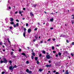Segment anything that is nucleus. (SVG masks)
<instances>
[{
  "label": "nucleus",
  "mask_w": 74,
  "mask_h": 74,
  "mask_svg": "<svg viewBox=\"0 0 74 74\" xmlns=\"http://www.w3.org/2000/svg\"><path fill=\"white\" fill-rule=\"evenodd\" d=\"M72 45H74V42H72Z\"/></svg>",
  "instance_id": "nucleus-42"
},
{
  "label": "nucleus",
  "mask_w": 74,
  "mask_h": 74,
  "mask_svg": "<svg viewBox=\"0 0 74 74\" xmlns=\"http://www.w3.org/2000/svg\"><path fill=\"white\" fill-rule=\"evenodd\" d=\"M16 22H19V20L17 19L16 20Z\"/></svg>",
  "instance_id": "nucleus-35"
},
{
  "label": "nucleus",
  "mask_w": 74,
  "mask_h": 74,
  "mask_svg": "<svg viewBox=\"0 0 74 74\" xmlns=\"http://www.w3.org/2000/svg\"><path fill=\"white\" fill-rule=\"evenodd\" d=\"M19 13L20 14H21L22 13V12L20 11H19Z\"/></svg>",
  "instance_id": "nucleus-30"
},
{
  "label": "nucleus",
  "mask_w": 74,
  "mask_h": 74,
  "mask_svg": "<svg viewBox=\"0 0 74 74\" xmlns=\"http://www.w3.org/2000/svg\"><path fill=\"white\" fill-rule=\"evenodd\" d=\"M10 23L11 24V25H14V22H10Z\"/></svg>",
  "instance_id": "nucleus-12"
},
{
  "label": "nucleus",
  "mask_w": 74,
  "mask_h": 74,
  "mask_svg": "<svg viewBox=\"0 0 74 74\" xmlns=\"http://www.w3.org/2000/svg\"><path fill=\"white\" fill-rule=\"evenodd\" d=\"M41 55H42V54H40L39 55V57H41Z\"/></svg>",
  "instance_id": "nucleus-41"
},
{
  "label": "nucleus",
  "mask_w": 74,
  "mask_h": 74,
  "mask_svg": "<svg viewBox=\"0 0 74 74\" xmlns=\"http://www.w3.org/2000/svg\"><path fill=\"white\" fill-rule=\"evenodd\" d=\"M46 58L47 59H51V56H49V55H46Z\"/></svg>",
  "instance_id": "nucleus-2"
},
{
  "label": "nucleus",
  "mask_w": 74,
  "mask_h": 74,
  "mask_svg": "<svg viewBox=\"0 0 74 74\" xmlns=\"http://www.w3.org/2000/svg\"><path fill=\"white\" fill-rule=\"evenodd\" d=\"M0 45H2V43L0 42Z\"/></svg>",
  "instance_id": "nucleus-59"
},
{
  "label": "nucleus",
  "mask_w": 74,
  "mask_h": 74,
  "mask_svg": "<svg viewBox=\"0 0 74 74\" xmlns=\"http://www.w3.org/2000/svg\"><path fill=\"white\" fill-rule=\"evenodd\" d=\"M33 41L34 42H35V41H36V40L34 39V40H33Z\"/></svg>",
  "instance_id": "nucleus-51"
},
{
  "label": "nucleus",
  "mask_w": 74,
  "mask_h": 74,
  "mask_svg": "<svg viewBox=\"0 0 74 74\" xmlns=\"http://www.w3.org/2000/svg\"><path fill=\"white\" fill-rule=\"evenodd\" d=\"M23 10H25L26 8H23Z\"/></svg>",
  "instance_id": "nucleus-44"
},
{
  "label": "nucleus",
  "mask_w": 74,
  "mask_h": 74,
  "mask_svg": "<svg viewBox=\"0 0 74 74\" xmlns=\"http://www.w3.org/2000/svg\"><path fill=\"white\" fill-rule=\"evenodd\" d=\"M9 69L10 70H13V69H14V67H13V66H10L9 67Z\"/></svg>",
  "instance_id": "nucleus-1"
},
{
  "label": "nucleus",
  "mask_w": 74,
  "mask_h": 74,
  "mask_svg": "<svg viewBox=\"0 0 74 74\" xmlns=\"http://www.w3.org/2000/svg\"><path fill=\"white\" fill-rule=\"evenodd\" d=\"M5 49L3 50V52H5Z\"/></svg>",
  "instance_id": "nucleus-62"
},
{
  "label": "nucleus",
  "mask_w": 74,
  "mask_h": 74,
  "mask_svg": "<svg viewBox=\"0 0 74 74\" xmlns=\"http://www.w3.org/2000/svg\"><path fill=\"white\" fill-rule=\"evenodd\" d=\"M69 71L68 70H66L65 74H69V72H68Z\"/></svg>",
  "instance_id": "nucleus-6"
},
{
  "label": "nucleus",
  "mask_w": 74,
  "mask_h": 74,
  "mask_svg": "<svg viewBox=\"0 0 74 74\" xmlns=\"http://www.w3.org/2000/svg\"><path fill=\"white\" fill-rule=\"evenodd\" d=\"M24 31L25 33H26V28H24Z\"/></svg>",
  "instance_id": "nucleus-22"
},
{
  "label": "nucleus",
  "mask_w": 74,
  "mask_h": 74,
  "mask_svg": "<svg viewBox=\"0 0 74 74\" xmlns=\"http://www.w3.org/2000/svg\"><path fill=\"white\" fill-rule=\"evenodd\" d=\"M37 30V28H35L34 30Z\"/></svg>",
  "instance_id": "nucleus-40"
},
{
  "label": "nucleus",
  "mask_w": 74,
  "mask_h": 74,
  "mask_svg": "<svg viewBox=\"0 0 74 74\" xmlns=\"http://www.w3.org/2000/svg\"><path fill=\"white\" fill-rule=\"evenodd\" d=\"M42 69H39V71H42Z\"/></svg>",
  "instance_id": "nucleus-25"
},
{
  "label": "nucleus",
  "mask_w": 74,
  "mask_h": 74,
  "mask_svg": "<svg viewBox=\"0 0 74 74\" xmlns=\"http://www.w3.org/2000/svg\"><path fill=\"white\" fill-rule=\"evenodd\" d=\"M30 15H31V16H34V14H33L32 13L30 12Z\"/></svg>",
  "instance_id": "nucleus-8"
},
{
  "label": "nucleus",
  "mask_w": 74,
  "mask_h": 74,
  "mask_svg": "<svg viewBox=\"0 0 74 74\" xmlns=\"http://www.w3.org/2000/svg\"><path fill=\"white\" fill-rule=\"evenodd\" d=\"M58 55H59V56H61V55H62V53H58Z\"/></svg>",
  "instance_id": "nucleus-17"
},
{
  "label": "nucleus",
  "mask_w": 74,
  "mask_h": 74,
  "mask_svg": "<svg viewBox=\"0 0 74 74\" xmlns=\"http://www.w3.org/2000/svg\"><path fill=\"white\" fill-rule=\"evenodd\" d=\"M50 29L51 30H52V29H53V28L52 27L50 28Z\"/></svg>",
  "instance_id": "nucleus-57"
},
{
  "label": "nucleus",
  "mask_w": 74,
  "mask_h": 74,
  "mask_svg": "<svg viewBox=\"0 0 74 74\" xmlns=\"http://www.w3.org/2000/svg\"><path fill=\"white\" fill-rule=\"evenodd\" d=\"M51 14H52V15H53V14H53V13H51Z\"/></svg>",
  "instance_id": "nucleus-61"
},
{
  "label": "nucleus",
  "mask_w": 74,
  "mask_h": 74,
  "mask_svg": "<svg viewBox=\"0 0 74 74\" xmlns=\"http://www.w3.org/2000/svg\"><path fill=\"white\" fill-rule=\"evenodd\" d=\"M31 31V29H29L28 30V32L29 33H30Z\"/></svg>",
  "instance_id": "nucleus-5"
},
{
  "label": "nucleus",
  "mask_w": 74,
  "mask_h": 74,
  "mask_svg": "<svg viewBox=\"0 0 74 74\" xmlns=\"http://www.w3.org/2000/svg\"><path fill=\"white\" fill-rule=\"evenodd\" d=\"M53 73H55L56 72V71L55 70V71H53Z\"/></svg>",
  "instance_id": "nucleus-53"
},
{
  "label": "nucleus",
  "mask_w": 74,
  "mask_h": 74,
  "mask_svg": "<svg viewBox=\"0 0 74 74\" xmlns=\"http://www.w3.org/2000/svg\"><path fill=\"white\" fill-rule=\"evenodd\" d=\"M8 42L9 43H10V41L9 40V39L8 40Z\"/></svg>",
  "instance_id": "nucleus-46"
},
{
  "label": "nucleus",
  "mask_w": 74,
  "mask_h": 74,
  "mask_svg": "<svg viewBox=\"0 0 74 74\" xmlns=\"http://www.w3.org/2000/svg\"><path fill=\"white\" fill-rule=\"evenodd\" d=\"M71 55L72 56H74V54L73 53H71Z\"/></svg>",
  "instance_id": "nucleus-28"
},
{
  "label": "nucleus",
  "mask_w": 74,
  "mask_h": 74,
  "mask_svg": "<svg viewBox=\"0 0 74 74\" xmlns=\"http://www.w3.org/2000/svg\"><path fill=\"white\" fill-rule=\"evenodd\" d=\"M52 49L53 50H54V49H55V47H54L53 46H52Z\"/></svg>",
  "instance_id": "nucleus-18"
},
{
  "label": "nucleus",
  "mask_w": 74,
  "mask_h": 74,
  "mask_svg": "<svg viewBox=\"0 0 74 74\" xmlns=\"http://www.w3.org/2000/svg\"><path fill=\"white\" fill-rule=\"evenodd\" d=\"M7 61L5 59V58H4L3 59V62L4 63H7Z\"/></svg>",
  "instance_id": "nucleus-3"
},
{
  "label": "nucleus",
  "mask_w": 74,
  "mask_h": 74,
  "mask_svg": "<svg viewBox=\"0 0 74 74\" xmlns=\"http://www.w3.org/2000/svg\"><path fill=\"white\" fill-rule=\"evenodd\" d=\"M49 63H51V61H49Z\"/></svg>",
  "instance_id": "nucleus-60"
},
{
  "label": "nucleus",
  "mask_w": 74,
  "mask_h": 74,
  "mask_svg": "<svg viewBox=\"0 0 74 74\" xmlns=\"http://www.w3.org/2000/svg\"><path fill=\"white\" fill-rule=\"evenodd\" d=\"M11 20L10 21L11 22H12L14 21V19L12 18H10Z\"/></svg>",
  "instance_id": "nucleus-10"
},
{
  "label": "nucleus",
  "mask_w": 74,
  "mask_h": 74,
  "mask_svg": "<svg viewBox=\"0 0 74 74\" xmlns=\"http://www.w3.org/2000/svg\"><path fill=\"white\" fill-rule=\"evenodd\" d=\"M46 66L47 67H50L51 66V64L50 65H46Z\"/></svg>",
  "instance_id": "nucleus-4"
},
{
  "label": "nucleus",
  "mask_w": 74,
  "mask_h": 74,
  "mask_svg": "<svg viewBox=\"0 0 74 74\" xmlns=\"http://www.w3.org/2000/svg\"><path fill=\"white\" fill-rule=\"evenodd\" d=\"M72 18L74 19V15H72L71 16Z\"/></svg>",
  "instance_id": "nucleus-13"
},
{
  "label": "nucleus",
  "mask_w": 74,
  "mask_h": 74,
  "mask_svg": "<svg viewBox=\"0 0 74 74\" xmlns=\"http://www.w3.org/2000/svg\"><path fill=\"white\" fill-rule=\"evenodd\" d=\"M11 53V55H12V54H13V52L12 51Z\"/></svg>",
  "instance_id": "nucleus-48"
},
{
  "label": "nucleus",
  "mask_w": 74,
  "mask_h": 74,
  "mask_svg": "<svg viewBox=\"0 0 74 74\" xmlns=\"http://www.w3.org/2000/svg\"><path fill=\"white\" fill-rule=\"evenodd\" d=\"M4 62V61H3L2 60L1 61V63H3V62Z\"/></svg>",
  "instance_id": "nucleus-32"
},
{
  "label": "nucleus",
  "mask_w": 74,
  "mask_h": 74,
  "mask_svg": "<svg viewBox=\"0 0 74 74\" xmlns=\"http://www.w3.org/2000/svg\"><path fill=\"white\" fill-rule=\"evenodd\" d=\"M42 53H44V54H45V51H42Z\"/></svg>",
  "instance_id": "nucleus-11"
},
{
  "label": "nucleus",
  "mask_w": 74,
  "mask_h": 74,
  "mask_svg": "<svg viewBox=\"0 0 74 74\" xmlns=\"http://www.w3.org/2000/svg\"><path fill=\"white\" fill-rule=\"evenodd\" d=\"M56 46L57 47H59V45H56Z\"/></svg>",
  "instance_id": "nucleus-63"
},
{
  "label": "nucleus",
  "mask_w": 74,
  "mask_h": 74,
  "mask_svg": "<svg viewBox=\"0 0 74 74\" xmlns=\"http://www.w3.org/2000/svg\"><path fill=\"white\" fill-rule=\"evenodd\" d=\"M13 26H14V27L15 28V27H16V25H13Z\"/></svg>",
  "instance_id": "nucleus-26"
},
{
  "label": "nucleus",
  "mask_w": 74,
  "mask_h": 74,
  "mask_svg": "<svg viewBox=\"0 0 74 74\" xmlns=\"http://www.w3.org/2000/svg\"><path fill=\"white\" fill-rule=\"evenodd\" d=\"M9 62L10 63V65H11V63H12V62L11 60L9 61Z\"/></svg>",
  "instance_id": "nucleus-20"
},
{
  "label": "nucleus",
  "mask_w": 74,
  "mask_h": 74,
  "mask_svg": "<svg viewBox=\"0 0 74 74\" xmlns=\"http://www.w3.org/2000/svg\"><path fill=\"white\" fill-rule=\"evenodd\" d=\"M26 26L27 27L28 26H29V24H28V23H27L26 24Z\"/></svg>",
  "instance_id": "nucleus-29"
},
{
  "label": "nucleus",
  "mask_w": 74,
  "mask_h": 74,
  "mask_svg": "<svg viewBox=\"0 0 74 74\" xmlns=\"http://www.w3.org/2000/svg\"><path fill=\"white\" fill-rule=\"evenodd\" d=\"M4 73H5V72L4 71H3L2 72V74H4Z\"/></svg>",
  "instance_id": "nucleus-38"
},
{
  "label": "nucleus",
  "mask_w": 74,
  "mask_h": 74,
  "mask_svg": "<svg viewBox=\"0 0 74 74\" xmlns=\"http://www.w3.org/2000/svg\"><path fill=\"white\" fill-rule=\"evenodd\" d=\"M26 32H24L23 33V36L24 37H25V36H26V35H25V34H26Z\"/></svg>",
  "instance_id": "nucleus-16"
},
{
  "label": "nucleus",
  "mask_w": 74,
  "mask_h": 74,
  "mask_svg": "<svg viewBox=\"0 0 74 74\" xmlns=\"http://www.w3.org/2000/svg\"><path fill=\"white\" fill-rule=\"evenodd\" d=\"M22 55H23V56H25V55H26V54H25V53H22Z\"/></svg>",
  "instance_id": "nucleus-21"
},
{
  "label": "nucleus",
  "mask_w": 74,
  "mask_h": 74,
  "mask_svg": "<svg viewBox=\"0 0 74 74\" xmlns=\"http://www.w3.org/2000/svg\"><path fill=\"white\" fill-rule=\"evenodd\" d=\"M28 73H29V74H32V71H29Z\"/></svg>",
  "instance_id": "nucleus-15"
},
{
  "label": "nucleus",
  "mask_w": 74,
  "mask_h": 74,
  "mask_svg": "<svg viewBox=\"0 0 74 74\" xmlns=\"http://www.w3.org/2000/svg\"><path fill=\"white\" fill-rule=\"evenodd\" d=\"M19 51H21V49H20L19 50Z\"/></svg>",
  "instance_id": "nucleus-64"
},
{
  "label": "nucleus",
  "mask_w": 74,
  "mask_h": 74,
  "mask_svg": "<svg viewBox=\"0 0 74 74\" xmlns=\"http://www.w3.org/2000/svg\"><path fill=\"white\" fill-rule=\"evenodd\" d=\"M53 21V18H51L50 19V22H52V21Z\"/></svg>",
  "instance_id": "nucleus-9"
},
{
  "label": "nucleus",
  "mask_w": 74,
  "mask_h": 74,
  "mask_svg": "<svg viewBox=\"0 0 74 74\" xmlns=\"http://www.w3.org/2000/svg\"><path fill=\"white\" fill-rule=\"evenodd\" d=\"M17 13H18V12L16 11L15 13V14H17Z\"/></svg>",
  "instance_id": "nucleus-55"
},
{
  "label": "nucleus",
  "mask_w": 74,
  "mask_h": 74,
  "mask_svg": "<svg viewBox=\"0 0 74 74\" xmlns=\"http://www.w3.org/2000/svg\"><path fill=\"white\" fill-rule=\"evenodd\" d=\"M38 25H40V23H38Z\"/></svg>",
  "instance_id": "nucleus-56"
},
{
  "label": "nucleus",
  "mask_w": 74,
  "mask_h": 74,
  "mask_svg": "<svg viewBox=\"0 0 74 74\" xmlns=\"http://www.w3.org/2000/svg\"><path fill=\"white\" fill-rule=\"evenodd\" d=\"M53 41H55V39H53Z\"/></svg>",
  "instance_id": "nucleus-54"
},
{
  "label": "nucleus",
  "mask_w": 74,
  "mask_h": 74,
  "mask_svg": "<svg viewBox=\"0 0 74 74\" xmlns=\"http://www.w3.org/2000/svg\"><path fill=\"white\" fill-rule=\"evenodd\" d=\"M37 64H38V63H39V62H38V61H37Z\"/></svg>",
  "instance_id": "nucleus-45"
},
{
  "label": "nucleus",
  "mask_w": 74,
  "mask_h": 74,
  "mask_svg": "<svg viewBox=\"0 0 74 74\" xmlns=\"http://www.w3.org/2000/svg\"><path fill=\"white\" fill-rule=\"evenodd\" d=\"M71 22H72V24H73L74 23V20H72L71 21Z\"/></svg>",
  "instance_id": "nucleus-24"
},
{
  "label": "nucleus",
  "mask_w": 74,
  "mask_h": 74,
  "mask_svg": "<svg viewBox=\"0 0 74 74\" xmlns=\"http://www.w3.org/2000/svg\"><path fill=\"white\" fill-rule=\"evenodd\" d=\"M26 72H27V73H29V69H27L26 70Z\"/></svg>",
  "instance_id": "nucleus-7"
},
{
  "label": "nucleus",
  "mask_w": 74,
  "mask_h": 74,
  "mask_svg": "<svg viewBox=\"0 0 74 74\" xmlns=\"http://www.w3.org/2000/svg\"><path fill=\"white\" fill-rule=\"evenodd\" d=\"M9 9L10 10H11V8L10 7H8Z\"/></svg>",
  "instance_id": "nucleus-37"
},
{
  "label": "nucleus",
  "mask_w": 74,
  "mask_h": 74,
  "mask_svg": "<svg viewBox=\"0 0 74 74\" xmlns=\"http://www.w3.org/2000/svg\"><path fill=\"white\" fill-rule=\"evenodd\" d=\"M56 74H59V73L58 72H56Z\"/></svg>",
  "instance_id": "nucleus-39"
},
{
  "label": "nucleus",
  "mask_w": 74,
  "mask_h": 74,
  "mask_svg": "<svg viewBox=\"0 0 74 74\" xmlns=\"http://www.w3.org/2000/svg\"><path fill=\"white\" fill-rule=\"evenodd\" d=\"M12 27H9V29H12Z\"/></svg>",
  "instance_id": "nucleus-36"
},
{
  "label": "nucleus",
  "mask_w": 74,
  "mask_h": 74,
  "mask_svg": "<svg viewBox=\"0 0 74 74\" xmlns=\"http://www.w3.org/2000/svg\"><path fill=\"white\" fill-rule=\"evenodd\" d=\"M32 55H33V56H35V54H34V53H32Z\"/></svg>",
  "instance_id": "nucleus-34"
},
{
  "label": "nucleus",
  "mask_w": 74,
  "mask_h": 74,
  "mask_svg": "<svg viewBox=\"0 0 74 74\" xmlns=\"http://www.w3.org/2000/svg\"><path fill=\"white\" fill-rule=\"evenodd\" d=\"M37 5H34V7L35 8L36 7V6Z\"/></svg>",
  "instance_id": "nucleus-52"
},
{
  "label": "nucleus",
  "mask_w": 74,
  "mask_h": 74,
  "mask_svg": "<svg viewBox=\"0 0 74 74\" xmlns=\"http://www.w3.org/2000/svg\"><path fill=\"white\" fill-rule=\"evenodd\" d=\"M16 26H17V27H18V26H19V23H16Z\"/></svg>",
  "instance_id": "nucleus-14"
},
{
  "label": "nucleus",
  "mask_w": 74,
  "mask_h": 74,
  "mask_svg": "<svg viewBox=\"0 0 74 74\" xmlns=\"http://www.w3.org/2000/svg\"><path fill=\"white\" fill-rule=\"evenodd\" d=\"M51 39L49 38V39L47 40V41H51Z\"/></svg>",
  "instance_id": "nucleus-27"
},
{
  "label": "nucleus",
  "mask_w": 74,
  "mask_h": 74,
  "mask_svg": "<svg viewBox=\"0 0 74 74\" xmlns=\"http://www.w3.org/2000/svg\"><path fill=\"white\" fill-rule=\"evenodd\" d=\"M26 63L27 64H29V62L28 61H27L26 62Z\"/></svg>",
  "instance_id": "nucleus-23"
},
{
  "label": "nucleus",
  "mask_w": 74,
  "mask_h": 74,
  "mask_svg": "<svg viewBox=\"0 0 74 74\" xmlns=\"http://www.w3.org/2000/svg\"><path fill=\"white\" fill-rule=\"evenodd\" d=\"M32 59H34V57L33 56H32L31 57Z\"/></svg>",
  "instance_id": "nucleus-33"
},
{
  "label": "nucleus",
  "mask_w": 74,
  "mask_h": 74,
  "mask_svg": "<svg viewBox=\"0 0 74 74\" xmlns=\"http://www.w3.org/2000/svg\"><path fill=\"white\" fill-rule=\"evenodd\" d=\"M13 68L14 69V68H16V66L15 65L14 66H13Z\"/></svg>",
  "instance_id": "nucleus-31"
},
{
  "label": "nucleus",
  "mask_w": 74,
  "mask_h": 74,
  "mask_svg": "<svg viewBox=\"0 0 74 74\" xmlns=\"http://www.w3.org/2000/svg\"><path fill=\"white\" fill-rule=\"evenodd\" d=\"M43 43V41H40V44H41V43Z\"/></svg>",
  "instance_id": "nucleus-47"
},
{
  "label": "nucleus",
  "mask_w": 74,
  "mask_h": 74,
  "mask_svg": "<svg viewBox=\"0 0 74 74\" xmlns=\"http://www.w3.org/2000/svg\"><path fill=\"white\" fill-rule=\"evenodd\" d=\"M37 59H38V58L37 57H36L35 58V60H37Z\"/></svg>",
  "instance_id": "nucleus-19"
},
{
  "label": "nucleus",
  "mask_w": 74,
  "mask_h": 74,
  "mask_svg": "<svg viewBox=\"0 0 74 74\" xmlns=\"http://www.w3.org/2000/svg\"><path fill=\"white\" fill-rule=\"evenodd\" d=\"M35 38H36V39L38 38V37H37V36H35Z\"/></svg>",
  "instance_id": "nucleus-50"
},
{
  "label": "nucleus",
  "mask_w": 74,
  "mask_h": 74,
  "mask_svg": "<svg viewBox=\"0 0 74 74\" xmlns=\"http://www.w3.org/2000/svg\"><path fill=\"white\" fill-rule=\"evenodd\" d=\"M66 42H68V43H69V41H68V40H66Z\"/></svg>",
  "instance_id": "nucleus-58"
},
{
  "label": "nucleus",
  "mask_w": 74,
  "mask_h": 74,
  "mask_svg": "<svg viewBox=\"0 0 74 74\" xmlns=\"http://www.w3.org/2000/svg\"><path fill=\"white\" fill-rule=\"evenodd\" d=\"M53 53H56V51H53Z\"/></svg>",
  "instance_id": "nucleus-43"
},
{
  "label": "nucleus",
  "mask_w": 74,
  "mask_h": 74,
  "mask_svg": "<svg viewBox=\"0 0 74 74\" xmlns=\"http://www.w3.org/2000/svg\"><path fill=\"white\" fill-rule=\"evenodd\" d=\"M56 57H58V54L56 55Z\"/></svg>",
  "instance_id": "nucleus-49"
}]
</instances>
